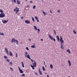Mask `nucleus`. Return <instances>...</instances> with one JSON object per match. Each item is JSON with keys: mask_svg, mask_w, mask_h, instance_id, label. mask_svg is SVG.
<instances>
[{"mask_svg": "<svg viewBox=\"0 0 77 77\" xmlns=\"http://www.w3.org/2000/svg\"><path fill=\"white\" fill-rule=\"evenodd\" d=\"M42 69L44 71H45V68H44V66L42 67Z\"/></svg>", "mask_w": 77, "mask_h": 77, "instance_id": "2f4dec72", "label": "nucleus"}, {"mask_svg": "<svg viewBox=\"0 0 77 77\" xmlns=\"http://www.w3.org/2000/svg\"><path fill=\"white\" fill-rule=\"evenodd\" d=\"M25 1H26V2H27V0H25Z\"/></svg>", "mask_w": 77, "mask_h": 77, "instance_id": "5fc2aeb1", "label": "nucleus"}, {"mask_svg": "<svg viewBox=\"0 0 77 77\" xmlns=\"http://www.w3.org/2000/svg\"><path fill=\"white\" fill-rule=\"evenodd\" d=\"M15 42H16V44H18V41L17 39H15Z\"/></svg>", "mask_w": 77, "mask_h": 77, "instance_id": "4be33fe9", "label": "nucleus"}, {"mask_svg": "<svg viewBox=\"0 0 77 77\" xmlns=\"http://www.w3.org/2000/svg\"><path fill=\"white\" fill-rule=\"evenodd\" d=\"M0 33H1V32H0Z\"/></svg>", "mask_w": 77, "mask_h": 77, "instance_id": "680f3d73", "label": "nucleus"}, {"mask_svg": "<svg viewBox=\"0 0 77 77\" xmlns=\"http://www.w3.org/2000/svg\"><path fill=\"white\" fill-rule=\"evenodd\" d=\"M35 74H36V75H38V73L36 72H35Z\"/></svg>", "mask_w": 77, "mask_h": 77, "instance_id": "49530a36", "label": "nucleus"}, {"mask_svg": "<svg viewBox=\"0 0 77 77\" xmlns=\"http://www.w3.org/2000/svg\"><path fill=\"white\" fill-rule=\"evenodd\" d=\"M5 17V14L4 13H1L0 14V18H3Z\"/></svg>", "mask_w": 77, "mask_h": 77, "instance_id": "39448f33", "label": "nucleus"}, {"mask_svg": "<svg viewBox=\"0 0 77 77\" xmlns=\"http://www.w3.org/2000/svg\"><path fill=\"white\" fill-rule=\"evenodd\" d=\"M0 35H3V36H4L5 35L3 33H0Z\"/></svg>", "mask_w": 77, "mask_h": 77, "instance_id": "72a5a7b5", "label": "nucleus"}, {"mask_svg": "<svg viewBox=\"0 0 77 77\" xmlns=\"http://www.w3.org/2000/svg\"><path fill=\"white\" fill-rule=\"evenodd\" d=\"M41 41H43V39H41Z\"/></svg>", "mask_w": 77, "mask_h": 77, "instance_id": "603ef678", "label": "nucleus"}, {"mask_svg": "<svg viewBox=\"0 0 77 77\" xmlns=\"http://www.w3.org/2000/svg\"><path fill=\"white\" fill-rule=\"evenodd\" d=\"M68 62L69 64V66H71V61H70V60H69L68 61Z\"/></svg>", "mask_w": 77, "mask_h": 77, "instance_id": "dca6fc26", "label": "nucleus"}, {"mask_svg": "<svg viewBox=\"0 0 77 77\" xmlns=\"http://www.w3.org/2000/svg\"><path fill=\"white\" fill-rule=\"evenodd\" d=\"M42 13L44 14V15L45 16V15H46V13H45V12L44 11L42 10Z\"/></svg>", "mask_w": 77, "mask_h": 77, "instance_id": "a211bd4d", "label": "nucleus"}, {"mask_svg": "<svg viewBox=\"0 0 77 77\" xmlns=\"http://www.w3.org/2000/svg\"><path fill=\"white\" fill-rule=\"evenodd\" d=\"M29 41H31V39H29Z\"/></svg>", "mask_w": 77, "mask_h": 77, "instance_id": "864d4df0", "label": "nucleus"}, {"mask_svg": "<svg viewBox=\"0 0 77 77\" xmlns=\"http://www.w3.org/2000/svg\"><path fill=\"white\" fill-rule=\"evenodd\" d=\"M34 29H35V30H37V27H36V26H34Z\"/></svg>", "mask_w": 77, "mask_h": 77, "instance_id": "b1692460", "label": "nucleus"}, {"mask_svg": "<svg viewBox=\"0 0 77 77\" xmlns=\"http://www.w3.org/2000/svg\"><path fill=\"white\" fill-rule=\"evenodd\" d=\"M32 19L33 22H35V20H34V18L33 17H32Z\"/></svg>", "mask_w": 77, "mask_h": 77, "instance_id": "a878e982", "label": "nucleus"}, {"mask_svg": "<svg viewBox=\"0 0 77 77\" xmlns=\"http://www.w3.org/2000/svg\"><path fill=\"white\" fill-rule=\"evenodd\" d=\"M67 52H68L69 53V54H71V51H70V50L69 49H68L67 50Z\"/></svg>", "mask_w": 77, "mask_h": 77, "instance_id": "f3484780", "label": "nucleus"}, {"mask_svg": "<svg viewBox=\"0 0 77 77\" xmlns=\"http://www.w3.org/2000/svg\"><path fill=\"white\" fill-rule=\"evenodd\" d=\"M47 77H50V76H49V75H47Z\"/></svg>", "mask_w": 77, "mask_h": 77, "instance_id": "de8ad7c7", "label": "nucleus"}, {"mask_svg": "<svg viewBox=\"0 0 77 77\" xmlns=\"http://www.w3.org/2000/svg\"><path fill=\"white\" fill-rule=\"evenodd\" d=\"M54 34L55 35H56V30H54Z\"/></svg>", "mask_w": 77, "mask_h": 77, "instance_id": "f704fd0d", "label": "nucleus"}, {"mask_svg": "<svg viewBox=\"0 0 77 77\" xmlns=\"http://www.w3.org/2000/svg\"><path fill=\"white\" fill-rule=\"evenodd\" d=\"M5 50L6 51V53L8 55L9 54V51H8V48H5Z\"/></svg>", "mask_w": 77, "mask_h": 77, "instance_id": "0eeeda50", "label": "nucleus"}, {"mask_svg": "<svg viewBox=\"0 0 77 77\" xmlns=\"http://www.w3.org/2000/svg\"><path fill=\"white\" fill-rule=\"evenodd\" d=\"M7 61L9 63V62L10 61V60H9V59H7Z\"/></svg>", "mask_w": 77, "mask_h": 77, "instance_id": "c9c22d12", "label": "nucleus"}, {"mask_svg": "<svg viewBox=\"0 0 77 77\" xmlns=\"http://www.w3.org/2000/svg\"><path fill=\"white\" fill-rule=\"evenodd\" d=\"M68 0V1H69V0Z\"/></svg>", "mask_w": 77, "mask_h": 77, "instance_id": "13d9d810", "label": "nucleus"}, {"mask_svg": "<svg viewBox=\"0 0 77 77\" xmlns=\"http://www.w3.org/2000/svg\"><path fill=\"white\" fill-rule=\"evenodd\" d=\"M16 58L18 57V55H17V53H16Z\"/></svg>", "mask_w": 77, "mask_h": 77, "instance_id": "4c0bfd02", "label": "nucleus"}, {"mask_svg": "<svg viewBox=\"0 0 77 77\" xmlns=\"http://www.w3.org/2000/svg\"><path fill=\"white\" fill-rule=\"evenodd\" d=\"M25 23L27 24H30V21L28 20H26L25 21Z\"/></svg>", "mask_w": 77, "mask_h": 77, "instance_id": "9d476101", "label": "nucleus"}, {"mask_svg": "<svg viewBox=\"0 0 77 77\" xmlns=\"http://www.w3.org/2000/svg\"><path fill=\"white\" fill-rule=\"evenodd\" d=\"M50 66L51 69H52V68H53V65H52V64H51L50 65Z\"/></svg>", "mask_w": 77, "mask_h": 77, "instance_id": "393cba45", "label": "nucleus"}, {"mask_svg": "<svg viewBox=\"0 0 77 77\" xmlns=\"http://www.w3.org/2000/svg\"><path fill=\"white\" fill-rule=\"evenodd\" d=\"M30 7V6L29 5H27L26 7L27 8H29Z\"/></svg>", "mask_w": 77, "mask_h": 77, "instance_id": "c03bdc74", "label": "nucleus"}, {"mask_svg": "<svg viewBox=\"0 0 77 77\" xmlns=\"http://www.w3.org/2000/svg\"><path fill=\"white\" fill-rule=\"evenodd\" d=\"M73 32L74 34H77V32H76V31H75V30L74 29L73 30Z\"/></svg>", "mask_w": 77, "mask_h": 77, "instance_id": "5701e85b", "label": "nucleus"}, {"mask_svg": "<svg viewBox=\"0 0 77 77\" xmlns=\"http://www.w3.org/2000/svg\"><path fill=\"white\" fill-rule=\"evenodd\" d=\"M60 43H61V48H62L63 50H64V48L63 47V45H64L63 44L64 43V41L63 40V38H62V36H60Z\"/></svg>", "mask_w": 77, "mask_h": 77, "instance_id": "f257e3e1", "label": "nucleus"}, {"mask_svg": "<svg viewBox=\"0 0 77 77\" xmlns=\"http://www.w3.org/2000/svg\"><path fill=\"white\" fill-rule=\"evenodd\" d=\"M35 44V43H34V45Z\"/></svg>", "mask_w": 77, "mask_h": 77, "instance_id": "bf43d9fd", "label": "nucleus"}, {"mask_svg": "<svg viewBox=\"0 0 77 77\" xmlns=\"http://www.w3.org/2000/svg\"><path fill=\"white\" fill-rule=\"evenodd\" d=\"M24 18V17L22 16L21 17V20H22V19H23V18Z\"/></svg>", "mask_w": 77, "mask_h": 77, "instance_id": "37998d69", "label": "nucleus"}, {"mask_svg": "<svg viewBox=\"0 0 77 77\" xmlns=\"http://www.w3.org/2000/svg\"><path fill=\"white\" fill-rule=\"evenodd\" d=\"M38 32H40V29H38Z\"/></svg>", "mask_w": 77, "mask_h": 77, "instance_id": "a19ab883", "label": "nucleus"}, {"mask_svg": "<svg viewBox=\"0 0 77 77\" xmlns=\"http://www.w3.org/2000/svg\"><path fill=\"white\" fill-rule=\"evenodd\" d=\"M14 12H16V14H17V12L20 11V10L19 9V8L17 7H16L14 9Z\"/></svg>", "mask_w": 77, "mask_h": 77, "instance_id": "7ed1b4c3", "label": "nucleus"}, {"mask_svg": "<svg viewBox=\"0 0 77 77\" xmlns=\"http://www.w3.org/2000/svg\"><path fill=\"white\" fill-rule=\"evenodd\" d=\"M11 42H15V38H12Z\"/></svg>", "mask_w": 77, "mask_h": 77, "instance_id": "f8f14e48", "label": "nucleus"}, {"mask_svg": "<svg viewBox=\"0 0 77 77\" xmlns=\"http://www.w3.org/2000/svg\"><path fill=\"white\" fill-rule=\"evenodd\" d=\"M35 18L36 19V20H37L38 19V17H36V16H35Z\"/></svg>", "mask_w": 77, "mask_h": 77, "instance_id": "e433bc0d", "label": "nucleus"}, {"mask_svg": "<svg viewBox=\"0 0 77 77\" xmlns=\"http://www.w3.org/2000/svg\"><path fill=\"white\" fill-rule=\"evenodd\" d=\"M30 60H31V62H34V60L31 59H31H30Z\"/></svg>", "mask_w": 77, "mask_h": 77, "instance_id": "ea45409f", "label": "nucleus"}, {"mask_svg": "<svg viewBox=\"0 0 77 77\" xmlns=\"http://www.w3.org/2000/svg\"><path fill=\"white\" fill-rule=\"evenodd\" d=\"M57 12H58L59 13H60V10H58V11H57Z\"/></svg>", "mask_w": 77, "mask_h": 77, "instance_id": "a18cd8bd", "label": "nucleus"}, {"mask_svg": "<svg viewBox=\"0 0 77 77\" xmlns=\"http://www.w3.org/2000/svg\"><path fill=\"white\" fill-rule=\"evenodd\" d=\"M17 3L18 5H20V3H21V2L18 0H17Z\"/></svg>", "mask_w": 77, "mask_h": 77, "instance_id": "4468645a", "label": "nucleus"}, {"mask_svg": "<svg viewBox=\"0 0 77 77\" xmlns=\"http://www.w3.org/2000/svg\"><path fill=\"white\" fill-rule=\"evenodd\" d=\"M45 67H46V66H45Z\"/></svg>", "mask_w": 77, "mask_h": 77, "instance_id": "4d7b16f0", "label": "nucleus"}, {"mask_svg": "<svg viewBox=\"0 0 77 77\" xmlns=\"http://www.w3.org/2000/svg\"><path fill=\"white\" fill-rule=\"evenodd\" d=\"M34 63H32V64L33 65V66H32V65H30V66L32 68V69H34L35 68H34V66H35V67H36V62L35 61H34Z\"/></svg>", "mask_w": 77, "mask_h": 77, "instance_id": "f03ea898", "label": "nucleus"}, {"mask_svg": "<svg viewBox=\"0 0 77 77\" xmlns=\"http://www.w3.org/2000/svg\"><path fill=\"white\" fill-rule=\"evenodd\" d=\"M9 53L10 56H13V54H12V53L11 52V51H10Z\"/></svg>", "mask_w": 77, "mask_h": 77, "instance_id": "ddd939ff", "label": "nucleus"}, {"mask_svg": "<svg viewBox=\"0 0 77 77\" xmlns=\"http://www.w3.org/2000/svg\"><path fill=\"white\" fill-rule=\"evenodd\" d=\"M4 58L5 59H8V57H7V56H4Z\"/></svg>", "mask_w": 77, "mask_h": 77, "instance_id": "7c9ffc66", "label": "nucleus"}, {"mask_svg": "<svg viewBox=\"0 0 77 77\" xmlns=\"http://www.w3.org/2000/svg\"><path fill=\"white\" fill-rule=\"evenodd\" d=\"M44 64H45V61H44Z\"/></svg>", "mask_w": 77, "mask_h": 77, "instance_id": "6e6d98bb", "label": "nucleus"}, {"mask_svg": "<svg viewBox=\"0 0 77 77\" xmlns=\"http://www.w3.org/2000/svg\"><path fill=\"white\" fill-rule=\"evenodd\" d=\"M37 21L38 22H39V20L38 19H37Z\"/></svg>", "mask_w": 77, "mask_h": 77, "instance_id": "8fccbe9b", "label": "nucleus"}, {"mask_svg": "<svg viewBox=\"0 0 77 77\" xmlns=\"http://www.w3.org/2000/svg\"><path fill=\"white\" fill-rule=\"evenodd\" d=\"M21 63H22V65L23 66V68H24V63H23V62H21Z\"/></svg>", "mask_w": 77, "mask_h": 77, "instance_id": "412c9836", "label": "nucleus"}, {"mask_svg": "<svg viewBox=\"0 0 77 77\" xmlns=\"http://www.w3.org/2000/svg\"><path fill=\"white\" fill-rule=\"evenodd\" d=\"M26 50H29V48H28V47H26Z\"/></svg>", "mask_w": 77, "mask_h": 77, "instance_id": "58836bf2", "label": "nucleus"}, {"mask_svg": "<svg viewBox=\"0 0 77 77\" xmlns=\"http://www.w3.org/2000/svg\"><path fill=\"white\" fill-rule=\"evenodd\" d=\"M13 1L14 3H16V0H14Z\"/></svg>", "mask_w": 77, "mask_h": 77, "instance_id": "79ce46f5", "label": "nucleus"}, {"mask_svg": "<svg viewBox=\"0 0 77 77\" xmlns=\"http://www.w3.org/2000/svg\"><path fill=\"white\" fill-rule=\"evenodd\" d=\"M18 68L19 69V70L20 71V73H21V74H23V73H24V72H23V71L21 69H20V67H18Z\"/></svg>", "mask_w": 77, "mask_h": 77, "instance_id": "423d86ee", "label": "nucleus"}, {"mask_svg": "<svg viewBox=\"0 0 77 77\" xmlns=\"http://www.w3.org/2000/svg\"><path fill=\"white\" fill-rule=\"evenodd\" d=\"M36 8V5H34L32 7L33 9H35V8Z\"/></svg>", "mask_w": 77, "mask_h": 77, "instance_id": "c756f323", "label": "nucleus"}, {"mask_svg": "<svg viewBox=\"0 0 77 77\" xmlns=\"http://www.w3.org/2000/svg\"><path fill=\"white\" fill-rule=\"evenodd\" d=\"M48 35L50 38L51 39L52 41H53V40H54V42H56V39H55V38H53V37L51 36V35H50V34H49Z\"/></svg>", "mask_w": 77, "mask_h": 77, "instance_id": "20e7f679", "label": "nucleus"}, {"mask_svg": "<svg viewBox=\"0 0 77 77\" xmlns=\"http://www.w3.org/2000/svg\"><path fill=\"white\" fill-rule=\"evenodd\" d=\"M50 12L51 14H52V11H51V10H50Z\"/></svg>", "mask_w": 77, "mask_h": 77, "instance_id": "09e8293b", "label": "nucleus"}, {"mask_svg": "<svg viewBox=\"0 0 77 77\" xmlns=\"http://www.w3.org/2000/svg\"><path fill=\"white\" fill-rule=\"evenodd\" d=\"M2 23H3L5 24V23H8V20H3L2 21Z\"/></svg>", "mask_w": 77, "mask_h": 77, "instance_id": "6e6552de", "label": "nucleus"}, {"mask_svg": "<svg viewBox=\"0 0 77 77\" xmlns=\"http://www.w3.org/2000/svg\"><path fill=\"white\" fill-rule=\"evenodd\" d=\"M0 12H1V13H3V11L2 10H0Z\"/></svg>", "mask_w": 77, "mask_h": 77, "instance_id": "473e14b6", "label": "nucleus"}, {"mask_svg": "<svg viewBox=\"0 0 77 77\" xmlns=\"http://www.w3.org/2000/svg\"><path fill=\"white\" fill-rule=\"evenodd\" d=\"M30 3H33V2H32V1H30Z\"/></svg>", "mask_w": 77, "mask_h": 77, "instance_id": "3c124183", "label": "nucleus"}, {"mask_svg": "<svg viewBox=\"0 0 77 77\" xmlns=\"http://www.w3.org/2000/svg\"><path fill=\"white\" fill-rule=\"evenodd\" d=\"M31 47V48H36V46L34 45H32Z\"/></svg>", "mask_w": 77, "mask_h": 77, "instance_id": "aec40b11", "label": "nucleus"}, {"mask_svg": "<svg viewBox=\"0 0 77 77\" xmlns=\"http://www.w3.org/2000/svg\"><path fill=\"white\" fill-rule=\"evenodd\" d=\"M59 0V1L60 0Z\"/></svg>", "mask_w": 77, "mask_h": 77, "instance_id": "052dcab7", "label": "nucleus"}, {"mask_svg": "<svg viewBox=\"0 0 77 77\" xmlns=\"http://www.w3.org/2000/svg\"><path fill=\"white\" fill-rule=\"evenodd\" d=\"M9 64H10V65H11V66H12V65H13V64H12V62H10L9 63Z\"/></svg>", "mask_w": 77, "mask_h": 77, "instance_id": "bb28decb", "label": "nucleus"}, {"mask_svg": "<svg viewBox=\"0 0 77 77\" xmlns=\"http://www.w3.org/2000/svg\"><path fill=\"white\" fill-rule=\"evenodd\" d=\"M39 72L40 75H42V72L41 71V69L40 68L39 69Z\"/></svg>", "mask_w": 77, "mask_h": 77, "instance_id": "9b49d317", "label": "nucleus"}, {"mask_svg": "<svg viewBox=\"0 0 77 77\" xmlns=\"http://www.w3.org/2000/svg\"><path fill=\"white\" fill-rule=\"evenodd\" d=\"M21 76L22 77H24L25 76V74H23L22 75H21Z\"/></svg>", "mask_w": 77, "mask_h": 77, "instance_id": "cd10ccee", "label": "nucleus"}, {"mask_svg": "<svg viewBox=\"0 0 77 77\" xmlns=\"http://www.w3.org/2000/svg\"><path fill=\"white\" fill-rule=\"evenodd\" d=\"M57 39V41L58 42H60V38L59 37L58 35H57L56 36Z\"/></svg>", "mask_w": 77, "mask_h": 77, "instance_id": "1a4fd4ad", "label": "nucleus"}, {"mask_svg": "<svg viewBox=\"0 0 77 77\" xmlns=\"http://www.w3.org/2000/svg\"><path fill=\"white\" fill-rule=\"evenodd\" d=\"M10 69H11V71H14V69H13L12 68H10Z\"/></svg>", "mask_w": 77, "mask_h": 77, "instance_id": "c85d7f7f", "label": "nucleus"}, {"mask_svg": "<svg viewBox=\"0 0 77 77\" xmlns=\"http://www.w3.org/2000/svg\"><path fill=\"white\" fill-rule=\"evenodd\" d=\"M26 57L28 58L29 59H31V58L30 57V55L29 54L26 55Z\"/></svg>", "mask_w": 77, "mask_h": 77, "instance_id": "2eb2a0df", "label": "nucleus"}, {"mask_svg": "<svg viewBox=\"0 0 77 77\" xmlns=\"http://www.w3.org/2000/svg\"><path fill=\"white\" fill-rule=\"evenodd\" d=\"M25 54V57H27V54H28V52H26Z\"/></svg>", "mask_w": 77, "mask_h": 77, "instance_id": "6ab92c4d", "label": "nucleus"}]
</instances>
